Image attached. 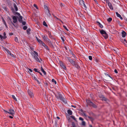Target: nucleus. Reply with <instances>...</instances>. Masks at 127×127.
I'll use <instances>...</instances> for the list:
<instances>
[{"mask_svg": "<svg viewBox=\"0 0 127 127\" xmlns=\"http://www.w3.org/2000/svg\"><path fill=\"white\" fill-rule=\"evenodd\" d=\"M56 97L58 99H59L61 100L64 103H66V101L63 96L60 92H57L56 94L54 93Z\"/></svg>", "mask_w": 127, "mask_h": 127, "instance_id": "f257e3e1", "label": "nucleus"}, {"mask_svg": "<svg viewBox=\"0 0 127 127\" xmlns=\"http://www.w3.org/2000/svg\"><path fill=\"white\" fill-rule=\"evenodd\" d=\"M86 101L87 104L90 107L92 106L95 108H97V106L96 105L92 102L90 100L87 99L86 100Z\"/></svg>", "mask_w": 127, "mask_h": 127, "instance_id": "f03ea898", "label": "nucleus"}, {"mask_svg": "<svg viewBox=\"0 0 127 127\" xmlns=\"http://www.w3.org/2000/svg\"><path fill=\"white\" fill-rule=\"evenodd\" d=\"M99 97L100 98H101V100L102 101H109V100L106 97H105L104 96L102 95H99Z\"/></svg>", "mask_w": 127, "mask_h": 127, "instance_id": "7ed1b4c3", "label": "nucleus"}, {"mask_svg": "<svg viewBox=\"0 0 127 127\" xmlns=\"http://www.w3.org/2000/svg\"><path fill=\"white\" fill-rule=\"evenodd\" d=\"M66 58L68 59L70 63H71L72 65L76 63L74 61L71 59L70 57L66 56Z\"/></svg>", "mask_w": 127, "mask_h": 127, "instance_id": "20e7f679", "label": "nucleus"}, {"mask_svg": "<svg viewBox=\"0 0 127 127\" xmlns=\"http://www.w3.org/2000/svg\"><path fill=\"white\" fill-rule=\"evenodd\" d=\"M27 92L30 97L33 98L34 97V95L32 92L29 90Z\"/></svg>", "mask_w": 127, "mask_h": 127, "instance_id": "39448f33", "label": "nucleus"}, {"mask_svg": "<svg viewBox=\"0 0 127 127\" xmlns=\"http://www.w3.org/2000/svg\"><path fill=\"white\" fill-rule=\"evenodd\" d=\"M9 111L8 112V113L11 114L13 116V115L15 113V112L13 109H12L11 108H10L9 109Z\"/></svg>", "mask_w": 127, "mask_h": 127, "instance_id": "423d86ee", "label": "nucleus"}, {"mask_svg": "<svg viewBox=\"0 0 127 127\" xmlns=\"http://www.w3.org/2000/svg\"><path fill=\"white\" fill-rule=\"evenodd\" d=\"M46 41L48 43L49 46H50L51 48H54V46L52 43L49 39V40H48Z\"/></svg>", "mask_w": 127, "mask_h": 127, "instance_id": "0eeeda50", "label": "nucleus"}, {"mask_svg": "<svg viewBox=\"0 0 127 127\" xmlns=\"http://www.w3.org/2000/svg\"><path fill=\"white\" fill-rule=\"evenodd\" d=\"M1 6L2 7V8L5 11L7 12H8V9L7 6H5V4H4L2 5H1Z\"/></svg>", "mask_w": 127, "mask_h": 127, "instance_id": "6e6552de", "label": "nucleus"}, {"mask_svg": "<svg viewBox=\"0 0 127 127\" xmlns=\"http://www.w3.org/2000/svg\"><path fill=\"white\" fill-rule=\"evenodd\" d=\"M18 17L17 16H13L12 18L13 20V22L14 23H16L17 21V18H18Z\"/></svg>", "mask_w": 127, "mask_h": 127, "instance_id": "1a4fd4ad", "label": "nucleus"}, {"mask_svg": "<svg viewBox=\"0 0 127 127\" xmlns=\"http://www.w3.org/2000/svg\"><path fill=\"white\" fill-rule=\"evenodd\" d=\"M77 12L79 16L80 17L82 18L84 17V15L82 14L80 11H77Z\"/></svg>", "mask_w": 127, "mask_h": 127, "instance_id": "9d476101", "label": "nucleus"}, {"mask_svg": "<svg viewBox=\"0 0 127 127\" xmlns=\"http://www.w3.org/2000/svg\"><path fill=\"white\" fill-rule=\"evenodd\" d=\"M73 65L75 67L77 68L78 69H79L80 68V66L78 65L77 63H75Z\"/></svg>", "mask_w": 127, "mask_h": 127, "instance_id": "9b49d317", "label": "nucleus"}, {"mask_svg": "<svg viewBox=\"0 0 127 127\" xmlns=\"http://www.w3.org/2000/svg\"><path fill=\"white\" fill-rule=\"evenodd\" d=\"M109 7V8L111 10H113V8L112 5L111 3L109 1L107 3Z\"/></svg>", "mask_w": 127, "mask_h": 127, "instance_id": "f8f14e48", "label": "nucleus"}, {"mask_svg": "<svg viewBox=\"0 0 127 127\" xmlns=\"http://www.w3.org/2000/svg\"><path fill=\"white\" fill-rule=\"evenodd\" d=\"M38 56H36L35 55H33V57L35 60L37 62H40V61L39 60L38 58Z\"/></svg>", "mask_w": 127, "mask_h": 127, "instance_id": "ddd939ff", "label": "nucleus"}, {"mask_svg": "<svg viewBox=\"0 0 127 127\" xmlns=\"http://www.w3.org/2000/svg\"><path fill=\"white\" fill-rule=\"evenodd\" d=\"M42 37L43 40L45 41H47L48 40H49V39L47 36H45L44 35H43L42 36Z\"/></svg>", "mask_w": 127, "mask_h": 127, "instance_id": "4468645a", "label": "nucleus"}, {"mask_svg": "<svg viewBox=\"0 0 127 127\" xmlns=\"http://www.w3.org/2000/svg\"><path fill=\"white\" fill-rule=\"evenodd\" d=\"M69 52H70V53L73 56L74 59H76V58H77L75 55L73 53L72 51L71 50H69Z\"/></svg>", "mask_w": 127, "mask_h": 127, "instance_id": "2eb2a0df", "label": "nucleus"}, {"mask_svg": "<svg viewBox=\"0 0 127 127\" xmlns=\"http://www.w3.org/2000/svg\"><path fill=\"white\" fill-rule=\"evenodd\" d=\"M19 21L20 23H21L22 22L23 17L21 16V15L19 16Z\"/></svg>", "mask_w": 127, "mask_h": 127, "instance_id": "dca6fc26", "label": "nucleus"}, {"mask_svg": "<svg viewBox=\"0 0 127 127\" xmlns=\"http://www.w3.org/2000/svg\"><path fill=\"white\" fill-rule=\"evenodd\" d=\"M100 33L102 35L105 34L106 33V32L103 30H99Z\"/></svg>", "mask_w": 127, "mask_h": 127, "instance_id": "f3484780", "label": "nucleus"}, {"mask_svg": "<svg viewBox=\"0 0 127 127\" xmlns=\"http://www.w3.org/2000/svg\"><path fill=\"white\" fill-rule=\"evenodd\" d=\"M60 65L61 67L62 68H63V69H66V67L64 65L63 63H60Z\"/></svg>", "mask_w": 127, "mask_h": 127, "instance_id": "a211bd4d", "label": "nucleus"}, {"mask_svg": "<svg viewBox=\"0 0 127 127\" xmlns=\"http://www.w3.org/2000/svg\"><path fill=\"white\" fill-rule=\"evenodd\" d=\"M96 23L101 28H102L103 27V26L99 22L97 21L96 22Z\"/></svg>", "mask_w": 127, "mask_h": 127, "instance_id": "6ab92c4d", "label": "nucleus"}, {"mask_svg": "<svg viewBox=\"0 0 127 127\" xmlns=\"http://www.w3.org/2000/svg\"><path fill=\"white\" fill-rule=\"evenodd\" d=\"M84 3V1L83 0H80L79 1V4L81 5H83V4Z\"/></svg>", "mask_w": 127, "mask_h": 127, "instance_id": "aec40b11", "label": "nucleus"}, {"mask_svg": "<svg viewBox=\"0 0 127 127\" xmlns=\"http://www.w3.org/2000/svg\"><path fill=\"white\" fill-rule=\"evenodd\" d=\"M102 35L104 37L105 39H106L108 38V35L107 33H106L105 34H103Z\"/></svg>", "mask_w": 127, "mask_h": 127, "instance_id": "412c9836", "label": "nucleus"}, {"mask_svg": "<svg viewBox=\"0 0 127 127\" xmlns=\"http://www.w3.org/2000/svg\"><path fill=\"white\" fill-rule=\"evenodd\" d=\"M122 36L123 37H124L126 36V32L124 31H123L122 32Z\"/></svg>", "mask_w": 127, "mask_h": 127, "instance_id": "4be33fe9", "label": "nucleus"}, {"mask_svg": "<svg viewBox=\"0 0 127 127\" xmlns=\"http://www.w3.org/2000/svg\"><path fill=\"white\" fill-rule=\"evenodd\" d=\"M67 113L68 114L70 115H71L72 114V111L70 110H68L67 111Z\"/></svg>", "mask_w": 127, "mask_h": 127, "instance_id": "5701e85b", "label": "nucleus"}, {"mask_svg": "<svg viewBox=\"0 0 127 127\" xmlns=\"http://www.w3.org/2000/svg\"><path fill=\"white\" fill-rule=\"evenodd\" d=\"M13 5L14 6L15 8L16 11H17L18 10V8L16 5L15 3H14Z\"/></svg>", "mask_w": 127, "mask_h": 127, "instance_id": "b1692460", "label": "nucleus"}, {"mask_svg": "<svg viewBox=\"0 0 127 127\" xmlns=\"http://www.w3.org/2000/svg\"><path fill=\"white\" fill-rule=\"evenodd\" d=\"M32 77L34 78V79L37 82H38V84H40V82L38 81V80L37 78L36 77H35V76H32Z\"/></svg>", "mask_w": 127, "mask_h": 127, "instance_id": "393cba45", "label": "nucleus"}, {"mask_svg": "<svg viewBox=\"0 0 127 127\" xmlns=\"http://www.w3.org/2000/svg\"><path fill=\"white\" fill-rule=\"evenodd\" d=\"M1 19H2V22H3L4 24L5 25V26L6 27H7V25L6 24V23L5 21V20H4V19H3V17H2L1 18Z\"/></svg>", "mask_w": 127, "mask_h": 127, "instance_id": "a878e982", "label": "nucleus"}, {"mask_svg": "<svg viewBox=\"0 0 127 127\" xmlns=\"http://www.w3.org/2000/svg\"><path fill=\"white\" fill-rule=\"evenodd\" d=\"M3 48L7 52V53L8 54H10V53H11L9 51V50L7 48H4V47H3Z\"/></svg>", "mask_w": 127, "mask_h": 127, "instance_id": "bb28decb", "label": "nucleus"}, {"mask_svg": "<svg viewBox=\"0 0 127 127\" xmlns=\"http://www.w3.org/2000/svg\"><path fill=\"white\" fill-rule=\"evenodd\" d=\"M31 31V29L30 28H28L27 30V34H30V32Z\"/></svg>", "mask_w": 127, "mask_h": 127, "instance_id": "cd10ccee", "label": "nucleus"}, {"mask_svg": "<svg viewBox=\"0 0 127 127\" xmlns=\"http://www.w3.org/2000/svg\"><path fill=\"white\" fill-rule=\"evenodd\" d=\"M47 14L48 16H51V14L49 10H47Z\"/></svg>", "mask_w": 127, "mask_h": 127, "instance_id": "c85d7f7f", "label": "nucleus"}, {"mask_svg": "<svg viewBox=\"0 0 127 127\" xmlns=\"http://www.w3.org/2000/svg\"><path fill=\"white\" fill-rule=\"evenodd\" d=\"M7 17H8V19H9V20L11 21V22L12 23V25H13L14 26H15V25L14 24V23H13L12 22V21H11V18L10 17H9V16H8Z\"/></svg>", "mask_w": 127, "mask_h": 127, "instance_id": "c756f323", "label": "nucleus"}, {"mask_svg": "<svg viewBox=\"0 0 127 127\" xmlns=\"http://www.w3.org/2000/svg\"><path fill=\"white\" fill-rule=\"evenodd\" d=\"M87 117L90 119L93 122V121L94 120V119L93 118L91 117H90L89 116H87Z\"/></svg>", "mask_w": 127, "mask_h": 127, "instance_id": "7c9ffc66", "label": "nucleus"}, {"mask_svg": "<svg viewBox=\"0 0 127 127\" xmlns=\"http://www.w3.org/2000/svg\"><path fill=\"white\" fill-rule=\"evenodd\" d=\"M12 98L14 99L16 101H17V100L14 95H12Z\"/></svg>", "mask_w": 127, "mask_h": 127, "instance_id": "2f4dec72", "label": "nucleus"}, {"mask_svg": "<svg viewBox=\"0 0 127 127\" xmlns=\"http://www.w3.org/2000/svg\"><path fill=\"white\" fill-rule=\"evenodd\" d=\"M14 40L17 43H19L18 39L16 37H15Z\"/></svg>", "mask_w": 127, "mask_h": 127, "instance_id": "473e14b6", "label": "nucleus"}, {"mask_svg": "<svg viewBox=\"0 0 127 127\" xmlns=\"http://www.w3.org/2000/svg\"><path fill=\"white\" fill-rule=\"evenodd\" d=\"M36 39L38 41L39 43L40 44H41V43L42 42L37 37H36Z\"/></svg>", "mask_w": 127, "mask_h": 127, "instance_id": "72a5a7b5", "label": "nucleus"}, {"mask_svg": "<svg viewBox=\"0 0 127 127\" xmlns=\"http://www.w3.org/2000/svg\"><path fill=\"white\" fill-rule=\"evenodd\" d=\"M104 74L106 76H108V77L110 78L112 80H113L112 78L108 74H107V73H105Z\"/></svg>", "mask_w": 127, "mask_h": 127, "instance_id": "f704fd0d", "label": "nucleus"}, {"mask_svg": "<svg viewBox=\"0 0 127 127\" xmlns=\"http://www.w3.org/2000/svg\"><path fill=\"white\" fill-rule=\"evenodd\" d=\"M43 25L46 27H48L45 21H44L43 22Z\"/></svg>", "mask_w": 127, "mask_h": 127, "instance_id": "c9c22d12", "label": "nucleus"}, {"mask_svg": "<svg viewBox=\"0 0 127 127\" xmlns=\"http://www.w3.org/2000/svg\"><path fill=\"white\" fill-rule=\"evenodd\" d=\"M4 36L3 37V39H5L7 38V37L6 36V34L5 32H4L3 33Z\"/></svg>", "mask_w": 127, "mask_h": 127, "instance_id": "e433bc0d", "label": "nucleus"}, {"mask_svg": "<svg viewBox=\"0 0 127 127\" xmlns=\"http://www.w3.org/2000/svg\"><path fill=\"white\" fill-rule=\"evenodd\" d=\"M116 13L117 17L119 18L121 16V15L119 14L118 12H116Z\"/></svg>", "mask_w": 127, "mask_h": 127, "instance_id": "4c0bfd02", "label": "nucleus"}, {"mask_svg": "<svg viewBox=\"0 0 127 127\" xmlns=\"http://www.w3.org/2000/svg\"><path fill=\"white\" fill-rule=\"evenodd\" d=\"M112 20V19L111 18H109L107 19V21L108 22H111Z\"/></svg>", "mask_w": 127, "mask_h": 127, "instance_id": "58836bf2", "label": "nucleus"}, {"mask_svg": "<svg viewBox=\"0 0 127 127\" xmlns=\"http://www.w3.org/2000/svg\"><path fill=\"white\" fill-rule=\"evenodd\" d=\"M44 9H46L47 10H49L47 6L45 4L44 5Z\"/></svg>", "mask_w": 127, "mask_h": 127, "instance_id": "ea45409f", "label": "nucleus"}, {"mask_svg": "<svg viewBox=\"0 0 127 127\" xmlns=\"http://www.w3.org/2000/svg\"><path fill=\"white\" fill-rule=\"evenodd\" d=\"M82 125L83 126H85L86 125V122L84 121H82Z\"/></svg>", "mask_w": 127, "mask_h": 127, "instance_id": "a19ab883", "label": "nucleus"}, {"mask_svg": "<svg viewBox=\"0 0 127 127\" xmlns=\"http://www.w3.org/2000/svg\"><path fill=\"white\" fill-rule=\"evenodd\" d=\"M70 117L71 118L73 119L75 121L76 120V118H75L74 116H70Z\"/></svg>", "mask_w": 127, "mask_h": 127, "instance_id": "79ce46f5", "label": "nucleus"}, {"mask_svg": "<svg viewBox=\"0 0 127 127\" xmlns=\"http://www.w3.org/2000/svg\"><path fill=\"white\" fill-rule=\"evenodd\" d=\"M33 52L34 53V55H35L36 56H38V53H37V52H36V51H34Z\"/></svg>", "mask_w": 127, "mask_h": 127, "instance_id": "37998d69", "label": "nucleus"}, {"mask_svg": "<svg viewBox=\"0 0 127 127\" xmlns=\"http://www.w3.org/2000/svg\"><path fill=\"white\" fill-rule=\"evenodd\" d=\"M52 82L54 83L55 84H57V82L54 79H52Z\"/></svg>", "mask_w": 127, "mask_h": 127, "instance_id": "c03bdc74", "label": "nucleus"}, {"mask_svg": "<svg viewBox=\"0 0 127 127\" xmlns=\"http://www.w3.org/2000/svg\"><path fill=\"white\" fill-rule=\"evenodd\" d=\"M63 27L67 31H68V29H67V28H66L65 26L64 25H63Z\"/></svg>", "mask_w": 127, "mask_h": 127, "instance_id": "a18cd8bd", "label": "nucleus"}, {"mask_svg": "<svg viewBox=\"0 0 127 127\" xmlns=\"http://www.w3.org/2000/svg\"><path fill=\"white\" fill-rule=\"evenodd\" d=\"M44 47L46 48L47 50H49V49L48 47L46 45Z\"/></svg>", "mask_w": 127, "mask_h": 127, "instance_id": "49530a36", "label": "nucleus"}, {"mask_svg": "<svg viewBox=\"0 0 127 127\" xmlns=\"http://www.w3.org/2000/svg\"><path fill=\"white\" fill-rule=\"evenodd\" d=\"M10 9H11V10L12 11V12L13 13H14V9L13 8V7H10Z\"/></svg>", "mask_w": 127, "mask_h": 127, "instance_id": "de8ad7c7", "label": "nucleus"}, {"mask_svg": "<svg viewBox=\"0 0 127 127\" xmlns=\"http://www.w3.org/2000/svg\"><path fill=\"white\" fill-rule=\"evenodd\" d=\"M83 5L84 8L86 10V9H87V7L84 3V4H83Z\"/></svg>", "mask_w": 127, "mask_h": 127, "instance_id": "09e8293b", "label": "nucleus"}, {"mask_svg": "<svg viewBox=\"0 0 127 127\" xmlns=\"http://www.w3.org/2000/svg\"><path fill=\"white\" fill-rule=\"evenodd\" d=\"M41 71H42V72L44 74V75H46V72L44 71V69H43V70H41Z\"/></svg>", "mask_w": 127, "mask_h": 127, "instance_id": "8fccbe9b", "label": "nucleus"}, {"mask_svg": "<svg viewBox=\"0 0 127 127\" xmlns=\"http://www.w3.org/2000/svg\"><path fill=\"white\" fill-rule=\"evenodd\" d=\"M27 28V27L26 26H24L23 28V29L24 30H25Z\"/></svg>", "mask_w": 127, "mask_h": 127, "instance_id": "3c124183", "label": "nucleus"}, {"mask_svg": "<svg viewBox=\"0 0 127 127\" xmlns=\"http://www.w3.org/2000/svg\"><path fill=\"white\" fill-rule=\"evenodd\" d=\"M38 70V69L36 68H34L33 69V70H34L35 71L38 72V71L37 70Z\"/></svg>", "mask_w": 127, "mask_h": 127, "instance_id": "603ef678", "label": "nucleus"}, {"mask_svg": "<svg viewBox=\"0 0 127 127\" xmlns=\"http://www.w3.org/2000/svg\"><path fill=\"white\" fill-rule=\"evenodd\" d=\"M41 44L44 47L46 45V44L43 41L41 43Z\"/></svg>", "mask_w": 127, "mask_h": 127, "instance_id": "864d4df0", "label": "nucleus"}, {"mask_svg": "<svg viewBox=\"0 0 127 127\" xmlns=\"http://www.w3.org/2000/svg\"><path fill=\"white\" fill-rule=\"evenodd\" d=\"M33 6L35 7L37 9H38V7L36 4H34L33 5Z\"/></svg>", "mask_w": 127, "mask_h": 127, "instance_id": "5fc2aeb1", "label": "nucleus"}, {"mask_svg": "<svg viewBox=\"0 0 127 127\" xmlns=\"http://www.w3.org/2000/svg\"><path fill=\"white\" fill-rule=\"evenodd\" d=\"M12 57H13V58H15V56L13 55V54H11V53H10V54H9Z\"/></svg>", "mask_w": 127, "mask_h": 127, "instance_id": "6e6d98bb", "label": "nucleus"}, {"mask_svg": "<svg viewBox=\"0 0 127 127\" xmlns=\"http://www.w3.org/2000/svg\"><path fill=\"white\" fill-rule=\"evenodd\" d=\"M89 59L91 60H92V57L91 56H89Z\"/></svg>", "mask_w": 127, "mask_h": 127, "instance_id": "4d7b16f0", "label": "nucleus"}, {"mask_svg": "<svg viewBox=\"0 0 127 127\" xmlns=\"http://www.w3.org/2000/svg\"><path fill=\"white\" fill-rule=\"evenodd\" d=\"M79 119L80 120L82 121H83L84 120L81 117H80L79 118Z\"/></svg>", "mask_w": 127, "mask_h": 127, "instance_id": "13d9d810", "label": "nucleus"}, {"mask_svg": "<svg viewBox=\"0 0 127 127\" xmlns=\"http://www.w3.org/2000/svg\"><path fill=\"white\" fill-rule=\"evenodd\" d=\"M22 24L23 25H26V22L25 21H23L22 22Z\"/></svg>", "mask_w": 127, "mask_h": 127, "instance_id": "bf43d9fd", "label": "nucleus"}, {"mask_svg": "<svg viewBox=\"0 0 127 127\" xmlns=\"http://www.w3.org/2000/svg\"><path fill=\"white\" fill-rule=\"evenodd\" d=\"M83 115H84V116H85L86 117H87V116H87V115H86V114H85V113H84V112H83Z\"/></svg>", "mask_w": 127, "mask_h": 127, "instance_id": "052dcab7", "label": "nucleus"}, {"mask_svg": "<svg viewBox=\"0 0 127 127\" xmlns=\"http://www.w3.org/2000/svg\"><path fill=\"white\" fill-rule=\"evenodd\" d=\"M15 14L18 15L19 16V15H20V14L18 12H15Z\"/></svg>", "mask_w": 127, "mask_h": 127, "instance_id": "680f3d73", "label": "nucleus"}, {"mask_svg": "<svg viewBox=\"0 0 127 127\" xmlns=\"http://www.w3.org/2000/svg\"><path fill=\"white\" fill-rule=\"evenodd\" d=\"M95 61L96 62H98V60L97 59H95Z\"/></svg>", "mask_w": 127, "mask_h": 127, "instance_id": "e2e57ef3", "label": "nucleus"}, {"mask_svg": "<svg viewBox=\"0 0 127 127\" xmlns=\"http://www.w3.org/2000/svg\"><path fill=\"white\" fill-rule=\"evenodd\" d=\"M61 38L62 41L63 42H64V39L63 38V37H61Z\"/></svg>", "mask_w": 127, "mask_h": 127, "instance_id": "0e129e2a", "label": "nucleus"}, {"mask_svg": "<svg viewBox=\"0 0 127 127\" xmlns=\"http://www.w3.org/2000/svg\"><path fill=\"white\" fill-rule=\"evenodd\" d=\"M55 18H56L57 20H60V19L59 18H57L56 16L55 17Z\"/></svg>", "mask_w": 127, "mask_h": 127, "instance_id": "69168bd1", "label": "nucleus"}, {"mask_svg": "<svg viewBox=\"0 0 127 127\" xmlns=\"http://www.w3.org/2000/svg\"><path fill=\"white\" fill-rule=\"evenodd\" d=\"M114 72L115 73H118V72L116 69H115L114 70Z\"/></svg>", "mask_w": 127, "mask_h": 127, "instance_id": "338daca9", "label": "nucleus"}, {"mask_svg": "<svg viewBox=\"0 0 127 127\" xmlns=\"http://www.w3.org/2000/svg\"><path fill=\"white\" fill-rule=\"evenodd\" d=\"M0 38L1 39H2L3 38V37L1 35H0Z\"/></svg>", "mask_w": 127, "mask_h": 127, "instance_id": "774afa93", "label": "nucleus"}]
</instances>
